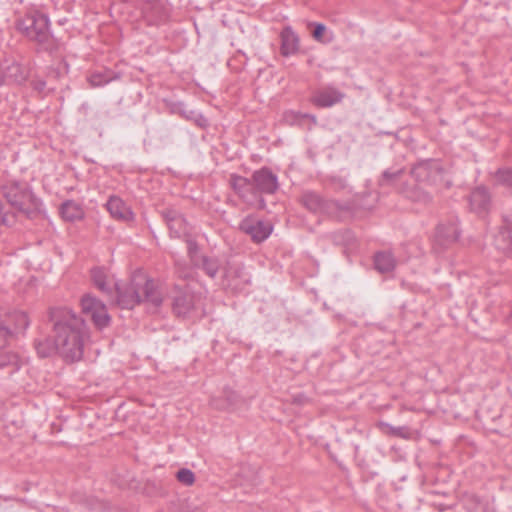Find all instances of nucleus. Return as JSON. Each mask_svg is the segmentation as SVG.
I'll list each match as a JSON object with an SVG mask.
<instances>
[{"label":"nucleus","instance_id":"f257e3e1","mask_svg":"<svg viewBox=\"0 0 512 512\" xmlns=\"http://www.w3.org/2000/svg\"><path fill=\"white\" fill-rule=\"evenodd\" d=\"M50 320L54 323L58 353L68 361H77L83 355L84 320L68 308L50 310Z\"/></svg>","mask_w":512,"mask_h":512},{"label":"nucleus","instance_id":"f03ea898","mask_svg":"<svg viewBox=\"0 0 512 512\" xmlns=\"http://www.w3.org/2000/svg\"><path fill=\"white\" fill-rule=\"evenodd\" d=\"M116 291L117 304L124 309H132L135 305L147 301L154 306L162 303V298L156 291L152 280L141 273L134 274L128 285L125 287L113 283Z\"/></svg>","mask_w":512,"mask_h":512},{"label":"nucleus","instance_id":"7ed1b4c3","mask_svg":"<svg viewBox=\"0 0 512 512\" xmlns=\"http://www.w3.org/2000/svg\"><path fill=\"white\" fill-rule=\"evenodd\" d=\"M16 28L45 51H51L56 47L55 39L50 32L49 18L39 11H31L19 18L16 21Z\"/></svg>","mask_w":512,"mask_h":512},{"label":"nucleus","instance_id":"20e7f679","mask_svg":"<svg viewBox=\"0 0 512 512\" xmlns=\"http://www.w3.org/2000/svg\"><path fill=\"white\" fill-rule=\"evenodd\" d=\"M3 196L17 211L33 217L40 211L41 201L26 183L11 181L2 186Z\"/></svg>","mask_w":512,"mask_h":512},{"label":"nucleus","instance_id":"39448f33","mask_svg":"<svg viewBox=\"0 0 512 512\" xmlns=\"http://www.w3.org/2000/svg\"><path fill=\"white\" fill-rule=\"evenodd\" d=\"M403 176V169H389L383 172L379 183L381 186H395L401 194L414 202H420L424 204L431 202L432 197L429 192L423 190L417 184L410 185L403 181Z\"/></svg>","mask_w":512,"mask_h":512},{"label":"nucleus","instance_id":"423d86ee","mask_svg":"<svg viewBox=\"0 0 512 512\" xmlns=\"http://www.w3.org/2000/svg\"><path fill=\"white\" fill-rule=\"evenodd\" d=\"M29 75V68L13 58H5L0 62V86L3 84L23 85Z\"/></svg>","mask_w":512,"mask_h":512},{"label":"nucleus","instance_id":"0eeeda50","mask_svg":"<svg viewBox=\"0 0 512 512\" xmlns=\"http://www.w3.org/2000/svg\"><path fill=\"white\" fill-rule=\"evenodd\" d=\"M301 202L312 212L324 213L333 217H338V212L344 208L339 202L325 200L319 194L311 191L303 193Z\"/></svg>","mask_w":512,"mask_h":512},{"label":"nucleus","instance_id":"6e6552de","mask_svg":"<svg viewBox=\"0 0 512 512\" xmlns=\"http://www.w3.org/2000/svg\"><path fill=\"white\" fill-rule=\"evenodd\" d=\"M239 229L248 235L253 242L261 243L271 235L273 226L269 221L247 216L241 221Z\"/></svg>","mask_w":512,"mask_h":512},{"label":"nucleus","instance_id":"1a4fd4ad","mask_svg":"<svg viewBox=\"0 0 512 512\" xmlns=\"http://www.w3.org/2000/svg\"><path fill=\"white\" fill-rule=\"evenodd\" d=\"M82 311L87 316H90L94 324L102 329L109 324L110 317L108 315L106 306L97 298L86 295L81 300Z\"/></svg>","mask_w":512,"mask_h":512},{"label":"nucleus","instance_id":"9d476101","mask_svg":"<svg viewBox=\"0 0 512 512\" xmlns=\"http://www.w3.org/2000/svg\"><path fill=\"white\" fill-rule=\"evenodd\" d=\"M440 168L441 163L438 160H425L414 165L410 174L415 182L431 186L433 182H436Z\"/></svg>","mask_w":512,"mask_h":512},{"label":"nucleus","instance_id":"9b49d317","mask_svg":"<svg viewBox=\"0 0 512 512\" xmlns=\"http://www.w3.org/2000/svg\"><path fill=\"white\" fill-rule=\"evenodd\" d=\"M257 198L260 194H273L278 189L277 176L268 168H261L252 174Z\"/></svg>","mask_w":512,"mask_h":512},{"label":"nucleus","instance_id":"f8f14e48","mask_svg":"<svg viewBox=\"0 0 512 512\" xmlns=\"http://www.w3.org/2000/svg\"><path fill=\"white\" fill-rule=\"evenodd\" d=\"M345 94L333 86H325L314 91L311 103L319 108L332 107L342 102Z\"/></svg>","mask_w":512,"mask_h":512},{"label":"nucleus","instance_id":"ddd939ff","mask_svg":"<svg viewBox=\"0 0 512 512\" xmlns=\"http://www.w3.org/2000/svg\"><path fill=\"white\" fill-rule=\"evenodd\" d=\"M459 237V230L456 221H449L447 224H439L434 236V247L444 249L453 244Z\"/></svg>","mask_w":512,"mask_h":512},{"label":"nucleus","instance_id":"4468645a","mask_svg":"<svg viewBox=\"0 0 512 512\" xmlns=\"http://www.w3.org/2000/svg\"><path fill=\"white\" fill-rule=\"evenodd\" d=\"M230 184L233 190L242 198L245 202H253L257 199V193L255 192L253 178L251 179L242 177L239 175H231Z\"/></svg>","mask_w":512,"mask_h":512},{"label":"nucleus","instance_id":"2eb2a0df","mask_svg":"<svg viewBox=\"0 0 512 512\" xmlns=\"http://www.w3.org/2000/svg\"><path fill=\"white\" fill-rule=\"evenodd\" d=\"M162 216L172 237L180 238L187 234L188 224L178 211L174 209H165L162 211Z\"/></svg>","mask_w":512,"mask_h":512},{"label":"nucleus","instance_id":"dca6fc26","mask_svg":"<svg viewBox=\"0 0 512 512\" xmlns=\"http://www.w3.org/2000/svg\"><path fill=\"white\" fill-rule=\"evenodd\" d=\"M504 225L494 237L496 249L512 257V218L504 217Z\"/></svg>","mask_w":512,"mask_h":512},{"label":"nucleus","instance_id":"f3484780","mask_svg":"<svg viewBox=\"0 0 512 512\" xmlns=\"http://www.w3.org/2000/svg\"><path fill=\"white\" fill-rule=\"evenodd\" d=\"M248 283V278L241 265L229 264L224 271L223 285L233 290L242 289Z\"/></svg>","mask_w":512,"mask_h":512},{"label":"nucleus","instance_id":"a211bd4d","mask_svg":"<svg viewBox=\"0 0 512 512\" xmlns=\"http://www.w3.org/2000/svg\"><path fill=\"white\" fill-rule=\"evenodd\" d=\"M470 208L477 214L485 213L490 205V195L484 187L473 190L469 196Z\"/></svg>","mask_w":512,"mask_h":512},{"label":"nucleus","instance_id":"6ab92c4d","mask_svg":"<svg viewBox=\"0 0 512 512\" xmlns=\"http://www.w3.org/2000/svg\"><path fill=\"white\" fill-rule=\"evenodd\" d=\"M280 37L282 55L289 56L298 51L299 38L290 26H287L282 30Z\"/></svg>","mask_w":512,"mask_h":512},{"label":"nucleus","instance_id":"aec40b11","mask_svg":"<svg viewBox=\"0 0 512 512\" xmlns=\"http://www.w3.org/2000/svg\"><path fill=\"white\" fill-rule=\"evenodd\" d=\"M0 321L5 322L11 328L13 334L25 331L30 324L27 314L22 311L6 314L4 318H0Z\"/></svg>","mask_w":512,"mask_h":512},{"label":"nucleus","instance_id":"412c9836","mask_svg":"<svg viewBox=\"0 0 512 512\" xmlns=\"http://www.w3.org/2000/svg\"><path fill=\"white\" fill-rule=\"evenodd\" d=\"M107 210L115 219L128 221L132 219V212L129 207L117 196H111L106 204Z\"/></svg>","mask_w":512,"mask_h":512},{"label":"nucleus","instance_id":"4be33fe9","mask_svg":"<svg viewBox=\"0 0 512 512\" xmlns=\"http://www.w3.org/2000/svg\"><path fill=\"white\" fill-rule=\"evenodd\" d=\"M194 308V297L190 293H180L173 300V311L178 317H186Z\"/></svg>","mask_w":512,"mask_h":512},{"label":"nucleus","instance_id":"5701e85b","mask_svg":"<svg viewBox=\"0 0 512 512\" xmlns=\"http://www.w3.org/2000/svg\"><path fill=\"white\" fill-rule=\"evenodd\" d=\"M60 214L65 221L74 222L84 217V210L74 200H67L61 204Z\"/></svg>","mask_w":512,"mask_h":512},{"label":"nucleus","instance_id":"b1692460","mask_svg":"<svg viewBox=\"0 0 512 512\" xmlns=\"http://www.w3.org/2000/svg\"><path fill=\"white\" fill-rule=\"evenodd\" d=\"M374 265L380 273H388L395 268L396 260L390 252H379L374 257Z\"/></svg>","mask_w":512,"mask_h":512},{"label":"nucleus","instance_id":"393cba45","mask_svg":"<svg viewBox=\"0 0 512 512\" xmlns=\"http://www.w3.org/2000/svg\"><path fill=\"white\" fill-rule=\"evenodd\" d=\"M284 120L286 123L290 125H305V121L309 120L310 125L308 126L311 129L312 126L317 124V118L315 115L297 112V111H287L284 114Z\"/></svg>","mask_w":512,"mask_h":512},{"label":"nucleus","instance_id":"a878e982","mask_svg":"<svg viewBox=\"0 0 512 512\" xmlns=\"http://www.w3.org/2000/svg\"><path fill=\"white\" fill-rule=\"evenodd\" d=\"M118 78V75L110 70H97L90 74L88 81L92 87H100Z\"/></svg>","mask_w":512,"mask_h":512},{"label":"nucleus","instance_id":"bb28decb","mask_svg":"<svg viewBox=\"0 0 512 512\" xmlns=\"http://www.w3.org/2000/svg\"><path fill=\"white\" fill-rule=\"evenodd\" d=\"M21 367L19 356L11 351L0 353V369L7 370L9 374L14 373Z\"/></svg>","mask_w":512,"mask_h":512},{"label":"nucleus","instance_id":"cd10ccee","mask_svg":"<svg viewBox=\"0 0 512 512\" xmlns=\"http://www.w3.org/2000/svg\"><path fill=\"white\" fill-rule=\"evenodd\" d=\"M91 277L93 280L94 285L103 293H105L108 296H111L113 294V284L110 285L106 282L107 275L105 271L101 268H93L91 270Z\"/></svg>","mask_w":512,"mask_h":512},{"label":"nucleus","instance_id":"c85d7f7f","mask_svg":"<svg viewBox=\"0 0 512 512\" xmlns=\"http://www.w3.org/2000/svg\"><path fill=\"white\" fill-rule=\"evenodd\" d=\"M35 349L42 358L49 357L56 352L58 353L56 340L54 339L52 342L48 337L35 340Z\"/></svg>","mask_w":512,"mask_h":512},{"label":"nucleus","instance_id":"c756f323","mask_svg":"<svg viewBox=\"0 0 512 512\" xmlns=\"http://www.w3.org/2000/svg\"><path fill=\"white\" fill-rule=\"evenodd\" d=\"M203 269V271L211 278H214L219 270V262L216 258H209L206 256L201 257V261H199V265Z\"/></svg>","mask_w":512,"mask_h":512},{"label":"nucleus","instance_id":"7c9ffc66","mask_svg":"<svg viewBox=\"0 0 512 512\" xmlns=\"http://www.w3.org/2000/svg\"><path fill=\"white\" fill-rule=\"evenodd\" d=\"M225 394H226L225 400H222L220 398H212L211 402H210L211 406L217 410H226L231 405H233L235 398H236L235 393L232 391H229V392H225Z\"/></svg>","mask_w":512,"mask_h":512},{"label":"nucleus","instance_id":"2f4dec72","mask_svg":"<svg viewBox=\"0 0 512 512\" xmlns=\"http://www.w3.org/2000/svg\"><path fill=\"white\" fill-rule=\"evenodd\" d=\"M452 185L451 177L449 176V173L444 170L443 166L441 165L439 176H436V182L432 183V187H435L438 190L442 189H449Z\"/></svg>","mask_w":512,"mask_h":512},{"label":"nucleus","instance_id":"473e14b6","mask_svg":"<svg viewBox=\"0 0 512 512\" xmlns=\"http://www.w3.org/2000/svg\"><path fill=\"white\" fill-rule=\"evenodd\" d=\"M496 181L512 191V167L499 169L496 174Z\"/></svg>","mask_w":512,"mask_h":512},{"label":"nucleus","instance_id":"72a5a7b5","mask_svg":"<svg viewBox=\"0 0 512 512\" xmlns=\"http://www.w3.org/2000/svg\"><path fill=\"white\" fill-rule=\"evenodd\" d=\"M176 479L185 486H191L195 482V474L188 468H181L176 473Z\"/></svg>","mask_w":512,"mask_h":512},{"label":"nucleus","instance_id":"f704fd0d","mask_svg":"<svg viewBox=\"0 0 512 512\" xmlns=\"http://www.w3.org/2000/svg\"><path fill=\"white\" fill-rule=\"evenodd\" d=\"M382 426L385 429V432L392 436H397L405 439L410 437V431L406 427H394L387 423H383Z\"/></svg>","mask_w":512,"mask_h":512},{"label":"nucleus","instance_id":"c9c22d12","mask_svg":"<svg viewBox=\"0 0 512 512\" xmlns=\"http://www.w3.org/2000/svg\"><path fill=\"white\" fill-rule=\"evenodd\" d=\"M198 250H199V247L197 245V243L192 240V239H188L187 240V251H188V255L190 257V260L191 262L195 265V266H198L199 265V260L197 258V253H198Z\"/></svg>","mask_w":512,"mask_h":512},{"label":"nucleus","instance_id":"e433bc0d","mask_svg":"<svg viewBox=\"0 0 512 512\" xmlns=\"http://www.w3.org/2000/svg\"><path fill=\"white\" fill-rule=\"evenodd\" d=\"M12 336L11 328L5 322L0 321V348L4 347Z\"/></svg>","mask_w":512,"mask_h":512},{"label":"nucleus","instance_id":"4c0bfd02","mask_svg":"<svg viewBox=\"0 0 512 512\" xmlns=\"http://www.w3.org/2000/svg\"><path fill=\"white\" fill-rule=\"evenodd\" d=\"M354 240V236L351 231L345 230L336 235L335 241L344 245H350Z\"/></svg>","mask_w":512,"mask_h":512},{"label":"nucleus","instance_id":"58836bf2","mask_svg":"<svg viewBox=\"0 0 512 512\" xmlns=\"http://www.w3.org/2000/svg\"><path fill=\"white\" fill-rule=\"evenodd\" d=\"M175 269L179 277L183 279H188L191 277V270L179 260L175 261Z\"/></svg>","mask_w":512,"mask_h":512},{"label":"nucleus","instance_id":"ea45409f","mask_svg":"<svg viewBox=\"0 0 512 512\" xmlns=\"http://www.w3.org/2000/svg\"><path fill=\"white\" fill-rule=\"evenodd\" d=\"M151 10L156 14L155 21H164L167 18V13L165 11H160L158 4H152Z\"/></svg>","mask_w":512,"mask_h":512},{"label":"nucleus","instance_id":"a19ab883","mask_svg":"<svg viewBox=\"0 0 512 512\" xmlns=\"http://www.w3.org/2000/svg\"><path fill=\"white\" fill-rule=\"evenodd\" d=\"M31 85H32L34 90L38 91L39 93H42L45 90L46 82L43 79L34 78L31 81Z\"/></svg>","mask_w":512,"mask_h":512},{"label":"nucleus","instance_id":"79ce46f5","mask_svg":"<svg viewBox=\"0 0 512 512\" xmlns=\"http://www.w3.org/2000/svg\"><path fill=\"white\" fill-rule=\"evenodd\" d=\"M325 30H326V27L324 24H322V23L315 24V28L313 31V37L316 40L320 41L322 39V36H323Z\"/></svg>","mask_w":512,"mask_h":512},{"label":"nucleus","instance_id":"37998d69","mask_svg":"<svg viewBox=\"0 0 512 512\" xmlns=\"http://www.w3.org/2000/svg\"><path fill=\"white\" fill-rule=\"evenodd\" d=\"M1 223L4 224V225H9V219H8V216L6 214L1 216Z\"/></svg>","mask_w":512,"mask_h":512},{"label":"nucleus","instance_id":"c03bdc74","mask_svg":"<svg viewBox=\"0 0 512 512\" xmlns=\"http://www.w3.org/2000/svg\"><path fill=\"white\" fill-rule=\"evenodd\" d=\"M260 203H261V207H264L265 203H264L263 199L260 200Z\"/></svg>","mask_w":512,"mask_h":512}]
</instances>
